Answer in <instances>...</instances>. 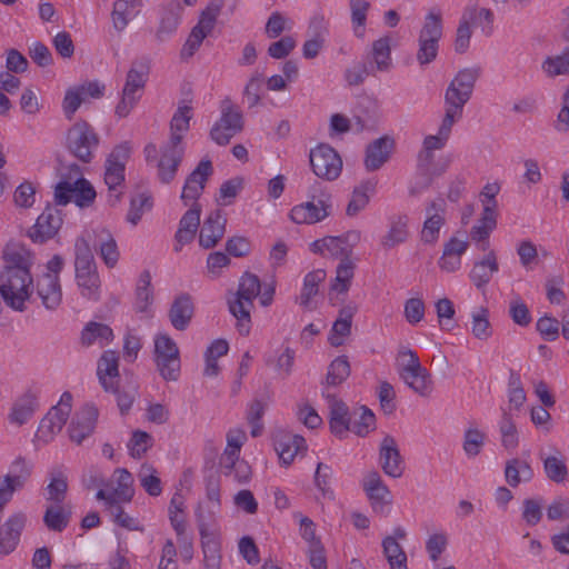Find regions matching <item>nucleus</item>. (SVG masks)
I'll return each instance as SVG.
<instances>
[{"instance_id": "1", "label": "nucleus", "mask_w": 569, "mask_h": 569, "mask_svg": "<svg viewBox=\"0 0 569 569\" xmlns=\"http://www.w3.org/2000/svg\"><path fill=\"white\" fill-rule=\"evenodd\" d=\"M274 286L272 283L261 286L259 278L252 273H244L239 282V288L233 299L229 300V310L237 319L238 331L247 336L250 332V313L253 300L259 296L263 307L272 302Z\"/></svg>"}, {"instance_id": "2", "label": "nucleus", "mask_w": 569, "mask_h": 569, "mask_svg": "<svg viewBox=\"0 0 569 569\" xmlns=\"http://www.w3.org/2000/svg\"><path fill=\"white\" fill-rule=\"evenodd\" d=\"M478 77L477 68H465L455 74L443 93L442 118L455 123L462 119L465 107L472 97Z\"/></svg>"}, {"instance_id": "3", "label": "nucleus", "mask_w": 569, "mask_h": 569, "mask_svg": "<svg viewBox=\"0 0 569 569\" xmlns=\"http://www.w3.org/2000/svg\"><path fill=\"white\" fill-rule=\"evenodd\" d=\"M186 147L163 144L159 150L156 144L144 147V158L148 164L154 169L156 179L160 184L169 186L177 177L180 164L183 161Z\"/></svg>"}, {"instance_id": "4", "label": "nucleus", "mask_w": 569, "mask_h": 569, "mask_svg": "<svg viewBox=\"0 0 569 569\" xmlns=\"http://www.w3.org/2000/svg\"><path fill=\"white\" fill-rule=\"evenodd\" d=\"M222 2L214 0L200 11L196 24L189 31L179 52L180 59L189 61L201 49L206 39L212 36L218 18L221 13Z\"/></svg>"}, {"instance_id": "5", "label": "nucleus", "mask_w": 569, "mask_h": 569, "mask_svg": "<svg viewBox=\"0 0 569 569\" xmlns=\"http://www.w3.org/2000/svg\"><path fill=\"white\" fill-rule=\"evenodd\" d=\"M152 341V357L160 377L166 381H177L181 371L177 342L164 331L157 332Z\"/></svg>"}, {"instance_id": "6", "label": "nucleus", "mask_w": 569, "mask_h": 569, "mask_svg": "<svg viewBox=\"0 0 569 569\" xmlns=\"http://www.w3.org/2000/svg\"><path fill=\"white\" fill-rule=\"evenodd\" d=\"M32 282L29 270H3L0 274V293L4 302L12 309L22 311L30 297Z\"/></svg>"}, {"instance_id": "7", "label": "nucleus", "mask_w": 569, "mask_h": 569, "mask_svg": "<svg viewBox=\"0 0 569 569\" xmlns=\"http://www.w3.org/2000/svg\"><path fill=\"white\" fill-rule=\"evenodd\" d=\"M442 37V17L439 11H430L419 33L417 61L421 67L430 64L438 56L439 40Z\"/></svg>"}, {"instance_id": "8", "label": "nucleus", "mask_w": 569, "mask_h": 569, "mask_svg": "<svg viewBox=\"0 0 569 569\" xmlns=\"http://www.w3.org/2000/svg\"><path fill=\"white\" fill-rule=\"evenodd\" d=\"M220 116L210 130L211 139L224 146L243 128V116L240 108L230 99L220 102Z\"/></svg>"}, {"instance_id": "9", "label": "nucleus", "mask_w": 569, "mask_h": 569, "mask_svg": "<svg viewBox=\"0 0 569 569\" xmlns=\"http://www.w3.org/2000/svg\"><path fill=\"white\" fill-rule=\"evenodd\" d=\"M99 137L86 121H77L67 132L66 147L78 160L89 163L98 148Z\"/></svg>"}, {"instance_id": "10", "label": "nucleus", "mask_w": 569, "mask_h": 569, "mask_svg": "<svg viewBox=\"0 0 569 569\" xmlns=\"http://www.w3.org/2000/svg\"><path fill=\"white\" fill-rule=\"evenodd\" d=\"M470 246L468 237L463 232H456L442 244L441 254L437 266L442 273H458L462 268V258Z\"/></svg>"}, {"instance_id": "11", "label": "nucleus", "mask_w": 569, "mask_h": 569, "mask_svg": "<svg viewBox=\"0 0 569 569\" xmlns=\"http://www.w3.org/2000/svg\"><path fill=\"white\" fill-rule=\"evenodd\" d=\"M96 198L92 184L84 178H78L74 182L60 181L54 188V202L66 206L74 201L78 207H89Z\"/></svg>"}, {"instance_id": "12", "label": "nucleus", "mask_w": 569, "mask_h": 569, "mask_svg": "<svg viewBox=\"0 0 569 569\" xmlns=\"http://www.w3.org/2000/svg\"><path fill=\"white\" fill-rule=\"evenodd\" d=\"M310 166L313 173L325 180H336L342 170V160L333 148L321 143L310 150Z\"/></svg>"}, {"instance_id": "13", "label": "nucleus", "mask_w": 569, "mask_h": 569, "mask_svg": "<svg viewBox=\"0 0 569 569\" xmlns=\"http://www.w3.org/2000/svg\"><path fill=\"white\" fill-rule=\"evenodd\" d=\"M133 478L131 473L123 468H119L114 471L113 478L109 483L108 489H100L96 498L103 500L108 509H113L114 503L130 501L133 497Z\"/></svg>"}, {"instance_id": "14", "label": "nucleus", "mask_w": 569, "mask_h": 569, "mask_svg": "<svg viewBox=\"0 0 569 569\" xmlns=\"http://www.w3.org/2000/svg\"><path fill=\"white\" fill-rule=\"evenodd\" d=\"M331 203L329 197L316 198L293 206L288 217L296 224H315L330 216Z\"/></svg>"}, {"instance_id": "15", "label": "nucleus", "mask_w": 569, "mask_h": 569, "mask_svg": "<svg viewBox=\"0 0 569 569\" xmlns=\"http://www.w3.org/2000/svg\"><path fill=\"white\" fill-rule=\"evenodd\" d=\"M362 488L369 499L372 511L387 517L391 512L392 493L376 471L369 472L362 481Z\"/></svg>"}, {"instance_id": "16", "label": "nucleus", "mask_w": 569, "mask_h": 569, "mask_svg": "<svg viewBox=\"0 0 569 569\" xmlns=\"http://www.w3.org/2000/svg\"><path fill=\"white\" fill-rule=\"evenodd\" d=\"M273 448L281 466L289 467L298 455L307 450L306 440L291 431L278 429L273 433Z\"/></svg>"}, {"instance_id": "17", "label": "nucleus", "mask_w": 569, "mask_h": 569, "mask_svg": "<svg viewBox=\"0 0 569 569\" xmlns=\"http://www.w3.org/2000/svg\"><path fill=\"white\" fill-rule=\"evenodd\" d=\"M62 222L60 210L48 206L28 230V237L34 243H44L58 233Z\"/></svg>"}, {"instance_id": "18", "label": "nucleus", "mask_w": 569, "mask_h": 569, "mask_svg": "<svg viewBox=\"0 0 569 569\" xmlns=\"http://www.w3.org/2000/svg\"><path fill=\"white\" fill-rule=\"evenodd\" d=\"M379 465L391 478H400L403 475L405 461L400 455L398 441L390 435H385L379 445Z\"/></svg>"}, {"instance_id": "19", "label": "nucleus", "mask_w": 569, "mask_h": 569, "mask_svg": "<svg viewBox=\"0 0 569 569\" xmlns=\"http://www.w3.org/2000/svg\"><path fill=\"white\" fill-rule=\"evenodd\" d=\"M446 201L438 199L426 208V217L420 239L426 244H435L440 238V231L446 223Z\"/></svg>"}, {"instance_id": "20", "label": "nucleus", "mask_w": 569, "mask_h": 569, "mask_svg": "<svg viewBox=\"0 0 569 569\" xmlns=\"http://www.w3.org/2000/svg\"><path fill=\"white\" fill-rule=\"evenodd\" d=\"M192 117L193 106L191 101H179L169 123V140L167 143L176 147H186L183 141L190 130Z\"/></svg>"}, {"instance_id": "21", "label": "nucleus", "mask_w": 569, "mask_h": 569, "mask_svg": "<svg viewBox=\"0 0 569 569\" xmlns=\"http://www.w3.org/2000/svg\"><path fill=\"white\" fill-rule=\"evenodd\" d=\"M483 252L485 254L473 262L469 272V280L477 290H483L500 270L496 250L487 249Z\"/></svg>"}, {"instance_id": "22", "label": "nucleus", "mask_w": 569, "mask_h": 569, "mask_svg": "<svg viewBox=\"0 0 569 569\" xmlns=\"http://www.w3.org/2000/svg\"><path fill=\"white\" fill-rule=\"evenodd\" d=\"M396 141L390 136H383L370 142L365 152L363 164L368 172L381 169L391 158Z\"/></svg>"}, {"instance_id": "23", "label": "nucleus", "mask_w": 569, "mask_h": 569, "mask_svg": "<svg viewBox=\"0 0 569 569\" xmlns=\"http://www.w3.org/2000/svg\"><path fill=\"white\" fill-rule=\"evenodd\" d=\"M130 157V148L119 144L113 148L106 160L104 182L109 190H116L124 181V168Z\"/></svg>"}, {"instance_id": "24", "label": "nucleus", "mask_w": 569, "mask_h": 569, "mask_svg": "<svg viewBox=\"0 0 569 569\" xmlns=\"http://www.w3.org/2000/svg\"><path fill=\"white\" fill-rule=\"evenodd\" d=\"M309 38L302 46V56L315 59L325 47L328 36V23L323 16L316 14L310 19L308 27Z\"/></svg>"}, {"instance_id": "25", "label": "nucleus", "mask_w": 569, "mask_h": 569, "mask_svg": "<svg viewBox=\"0 0 569 569\" xmlns=\"http://www.w3.org/2000/svg\"><path fill=\"white\" fill-rule=\"evenodd\" d=\"M194 315V302L189 293L182 292L174 297L169 311L168 318L171 326L178 331H184Z\"/></svg>"}, {"instance_id": "26", "label": "nucleus", "mask_w": 569, "mask_h": 569, "mask_svg": "<svg viewBox=\"0 0 569 569\" xmlns=\"http://www.w3.org/2000/svg\"><path fill=\"white\" fill-rule=\"evenodd\" d=\"M98 419V409L93 405H86L76 413L70 426V439L80 445L84 438L89 437L96 427Z\"/></svg>"}, {"instance_id": "27", "label": "nucleus", "mask_w": 569, "mask_h": 569, "mask_svg": "<svg viewBox=\"0 0 569 569\" xmlns=\"http://www.w3.org/2000/svg\"><path fill=\"white\" fill-rule=\"evenodd\" d=\"M97 375L106 391L116 392L119 378V357L116 351H104L98 360Z\"/></svg>"}, {"instance_id": "28", "label": "nucleus", "mask_w": 569, "mask_h": 569, "mask_svg": "<svg viewBox=\"0 0 569 569\" xmlns=\"http://www.w3.org/2000/svg\"><path fill=\"white\" fill-rule=\"evenodd\" d=\"M27 517L22 512H17L8 518L0 527V553L8 555L12 552L20 539V535L26 526Z\"/></svg>"}, {"instance_id": "29", "label": "nucleus", "mask_w": 569, "mask_h": 569, "mask_svg": "<svg viewBox=\"0 0 569 569\" xmlns=\"http://www.w3.org/2000/svg\"><path fill=\"white\" fill-rule=\"evenodd\" d=\"M184 4L179 1L169 2L162 10L157 29V38L160 41L172 37L182 22Z\"/></svg>"}, {"instance_id": "30", "label": "nucleus", "mask_w": 569, "mask_h": 569, "mask_svg": "<svg viewBox=\"0 0 569 569\" xmlns=\"http://www.w3.org/2000/svg\"><path fill=\"white\" fill-rule=\"evenodd\" d=\"M178 230L176 232V250H180L184 244L190 243L199 229L202 209L184 207Z\"/></svg>"}, {"instance_id": "31", "label": "nucleus", "mask_w": 569, "mask_h": 569, "mask_svg": "<svg viewBox=\"0 0 569 569\" xmlns=\"http://www.w3.org/2000/svg\"><path fill=\"white\" fill-rule=\"evenodd\" d=\"M357 311L355 306H345L339 310L338 318L333 322L328 335V342L332 347L343 346L351 335V325Z\"/></svg>"}, {"instance_id": "32", "label": "nucleus", "mask_w": 569, "mask_h": 569, "mask_svg": "<svg viewBox=\"0 0 569 569\" xmlns=\"http://www.w3.org/2000/svg\"><path fill=\"white\" fill-rule=\"evenodd\" d=\"M76 281L80 295L91 301L100 299L101 280L97 266L76 268Z\"/></svg>"}, {"instance_id": "33", "label": "nucleus", "mask_w": 569, "mask_h": 569, "mask_svg": "<svg viewBox=\"0 0 569 569\" xmlns=\"http://www.w3.org/2000/svg\"><path fill=\"white\" fill-rule=\"evenodd\" d=\"M4 270L23 269L29 270L33 263V256L24 244L17 241H9L3 251Z\"/></svg>"}, {"instance_id": "34", "label": "nucleus", "mask_w": 569, "mask_h": 569, "mask_svg": "<svg viewBox=\"0 0 569 569\" xmlns=\"http://www.w3.org/2000/svg\"><path fill=\"white\" fill-rule=\"evenodd\" d=\"M470 335L479 341H488L493 336V326L490 321V311L486 306L475 307L469 316Z\"/></svg>"}, {"instance_id": "35", "label": "nucleus", "mask_w": 569, "mask_h": 569, "mask_svg": "<svg viewBox=\"0 0 569 569\" xmlns=\"http://www.w3.org/2000/svg\"><path fill=\"white\" fill-rule=\"evenodd\" d=\"M376 188L377 181L373 179L361 181L356 186L347 204L346 214L348 217H357L363 211L368 207L371 197L375 194Z\"/></svg>"}, {"instance_id": "36", "label": "nucleus", "mask_w": 569, "mask_h": 569, "mask_svg": "<svg viewBox=\"0 0 569 569\" xmlns=\"http://www.w3.org/2000/svg\"><path fill=\"white\" fill-rule=\"evenodd\" d=\"M410 236L409 219L405 216L393 217L388 230L380 239V246L385 250H391L405 243Z\"/></svg>"}, {"instance_id": "37", "label": "nucleus", "mask_w": 569, "mask_h": 569, "mask_svg": "<svg viewBox=\"0 0 569 569\" xmlns=\"http://www.w3.org/2000/svg\"><path fill=\"white\" fill-rule=\"evenodd\" d=\"M113 331L108 325L90 321L81 331L80 343L87 348L94 345L103 348L113 340Z\"/></svg>"}, {"instance_id": "38", "label": "nucleus", "mask_w": 569, "mask_h": 569, "mask_svg": "<svg viewBox=\"0 0 569 569\" xmlns=\"http://www.w3.org/2000/svg\"><path fill=\"white\" fill-rule=\"evenodd\" d=\"M455 124V122L442 118L438 128V132L436 134H429L423 139L422 150L419 154V159L430 161L431 153L433 151L445 148Z\"/></svg>"}, {"instance_id": "39", "label": "nucleus", "mask_w": 569, "mask_h": 569, "mask_svg": "<svg viewBox=\"0 0 569 569\" xmlns=\"http://www.w3.org/2000/svg\"><path fill=\"white\" fill-rule=\"evenodd\" d=\"M37 288L38 295L47 309L54 310L60 306L62 291L58 276H52L51 273L44 274L38 281Z\"/></svg>"}, {"instance_id": "40", "label": "nucleus", "mask_w": 569, "mask_h": 569, "mask_svg": "<svg viewBox=\"0 0 569 569\" xmlns=\"http://www.w3.org/2000/svg\"><path fill=\"white\" fill-rule=\"evenodd\" d=\"M403 382L417 395L428 398L433 391V382L428 370L419 367L409 371H400Z\"/></svg>"}, {"instance_id": "41", "label": "nucleus", "mask_w": 569, "mask_h": 569, "mask_svg": "<svg viewBox=\"0 0 569 569\" xmlns=\"http://www.w3.org/2000/svg\"><path fill=\"white\" fill-rule=\"evenodd\" d=\"M540 71L546 79L569 76V49L547 54L540 62Z\"/></svg>"}, {"instance_id": "42", "label": "nucleus", "mask_w": 569, "mask_h": 569, "mask_svg": "<svg viewBox=\"0 0 569 569\" xmlns=\"http://www.w3.org/2000/svg\"><path fill=\"white\" fill-rule=\"evenodd\" d=\"M309 249L312 253L331 258H348V254L350 253V248L346 244V240L340 237L331 236L315 240L310 243Z\"/></svg>"}, {"instance_id": "43", "label": "nucleus", "mask_w": 569, "mask_h": 569, "mask_svg": "<svg viewBox=\"0 0 569 569\" xmlns=\"http://www.w3.org/2000/svg\"><path fill=\"white\" fill-rule=\"evenodd\" d=\"M497 213L482 211L479 221L471 228L470 238L477 244L478 249L487 251L490 249L489 237L496 229Z\"/></svg>"}, {"instance_id": "44", "label": "nucleus", "mask_w": 569, "mask_h": 569, "mask_svg": "<svg viewBox=\"0 0 569 569\" xmlns=\"http://www.w3.org/2000/svg\"><path fill=\"white\" fill-rule=\"evenodd\" d=\"M332 468L328 465L319 462L313 476V485L317 489V501H332L335 499V490L332 488Z\"/></svg>"}, {"instance_id": "45", "label": "nucleus", "mask_w": 569, "mask_h": 569, "mask_svg": "<svg viewBox=\"0 0 569 569\" xmlns=\"http://www.w3.org/2000/svg\"><path fill=\"white\" fill-rule=\"evenodd\" d=\"M38 409V399L34 393L26 392L13 405L9 421L17 426H22L31 419Z\"/></svg>"}, {"instance_id": "46", "label": "nucleus", "mask_w": 569, "mask_h": 569, "mask_svg": "<svg viewBox=\"0 0 569 569\" xmlns=\"http://www.w3.org/2000/svg\"><path fill=\"white\" fill-rule=\"evenodd\" d=\"M326 276L323 269L312 270L305 276L299 296L300 306L307 309L312 308L313 298L318 295L319 286L325 281Z\"/></svg>"}, {"instance_id": "47", "label": "nucleus", "mask_w": 569, "mask_h": 569, "mask_svg": "<svg viewBox=\"0 0 569 569\" xmlns=\"http://www.w3.org/2000/svg\"><path fill=\"white\" fill-rule=\"evenodd\" d=\"M68 418L60 415L59 411L50 409L40 421L36 437L44 443L50 442L62 430Z\"/></svg>"}, {"instance_id": "48", "label": "nucleus", "mask_w": 569, "mask_h": 569, "mask_svg": "<svg viewBox=\"0 0 569 569\" xmlns=\"http://www.w3.org/2000/svg\"><path fill=\"white\" fill-rule=\"evenodd\" d=\"M295 352L284 345L266 356V363L281 377H288L293 366Z\"/></svg>"}, {"instance_id": "49", "label": "nucleus", "mask_w": 569, "mask_h": 569, "mask_svg": "<svg viewBox=\"0 0 569 569\" xmlns=\"http://www.w3.org/2000/svg\"><path fill=\"white\" fill-rule=\"evenodd\" d=\"M224 231L223 222L219 213L210 214L203 222L199 234L201 247L209 249L217 244Z\"/></svg>"}, {"instance_id": "50", "label": "nucleus", "mask_w": 569, "mask_h": 569, "mask_svg": "<svg viewBox=\"0 0 569 569\" xmlns=\"http://www.w3.org/2000/svg\"><path fill=\"white\" fill-rule=\"evenodd\" d=\"M70 518V506L49 505L43 515V522L49 530L61 532L68 527Z\"/></svg>"}, {"instance_id": "51", "label": "nucleus", "mask_w": 569, "mask_h": 569, "mask_svg": "<svg viewBox=\"0 0 569 569\" xmlns=\"http://www.w3.org/2000/svg\"><path fill=\"white\" fill-rule=\"evenodd\" d=\"M391 48L390 36H382L372 42L371 57L378 71L386 72L392 67Z\"/></svg>"}, {"instance_id": "52", "label": "nucleus", "mask_w": 569, "mask_h": 569, "mask_svg": "<svg viewBox=\"0 0 569 569\" xmlns=\"http://www.w3.org/2000/svg\"><path fill=\"white\" fill-rule=\"evenodd\" d=\"M370 8V0H349L352 32L359 39L366 37L367 18Z\"/></svg>"}, {"instance_id": "53", "label": "nucleus", "mask_w": 569, "mask_h": 569, "mask_svg": "<svg viewBox=\"0 0 569 569\" xmlns=\"http://www.w3.org/2000/svg\"><path fill=\"white\" fill-rule=\"evenodd\" d=\"M220 508H214L206 503H199L196 510V520L200 536L220 533L218 525V513Z\"/></svg>"}, {"instance_id": "54", "label": "nucleus", "mask_w": 569, "mask_h": 569, "mask_svg": "<svg viewBox=\"0 0 569 569\" xmlns=\"http://www.w3.org/2000/svg\"><path fill=\"white\" fill-rule=\"evenodd\" d=\"M49 476L50 481L46 488L47 501H50L51 505H64L63 501L68 491L67 476L58 468L52 469Z\"/></svg>"}, {"instance_id": "55", "label": "nucleus", "mask_w": 569, "mask_h": 569, "mask_svg": "<svg viewBox=\"0 0 569 569\" xmlns=\"http://www.w3.org/2000/svg\"><path fill=\"white\" fill-rule=\"evenodd\" d=\"M330 429L337 436H342L350 428L347 406L331 397L329 398Z\"/></svg>"}, {"instance_id": "56", "label": "nucleus", "mask_w": 569, "mask_h": 569, "mask_svg": "<svg viewBox=\"0 0 569 569\" xmlns=\"http://www.w3.org/2000/svg\"><path fill=\"white\" fill-rule=\"evenodd\" d=\"M486 442V433L477 425L470 423L463 432L462 449L468 458L480 455Z\"/></svg>"}, {"instance_id": "57", "label": "nucleus", "mask_w": 569, "mask_h": 569, "mask_svg": "<svg viewBox=\"0 0 569 569\" xmlns=\"http://www.w3.org/2000/svg\"><path fill=\"white\" fill-rule=\"evenodd\" d=\"M505 476L511 487L531 480L533 472L530 465L521 459L515 458L506 463Z\"/></svg>"}, {"instance_id": "58", "label": "nucleus", "mask_w": 569, "mask_h": 569, "mask_svg": "<svg viewBox=\"0 0 569 569\" xmlns=\"http://www.w3.org/2000/svg\"><path fill=\"white\" fill-rule=\"evenodd\" d=\"M355 274V263L349 258H343L337 269L336 277L330 284V290L340 295L347 293Z\"/></svg>"}, {"instance_id": "59", "label": "nucleus", "mask_w": 569, "mask_h": 569, "mask_svg": "<svg viewBox=\"0 0 569 569\" xmlns=\"http://www.w3.org/2000/svg\"><path fill=\"white\" fill-rule=\"evenodd\" d=\"M140 0H117L113 4L112 21L117 30H122L129 19L139 13Z\"/></svg>"}, {"instance_id": "60", "label": "nucleus", "mask_w": 569, "mask_h": 569, "mask_svg": "<svg viewBox=\"0 0 569 569\" xmlns=\"http://www.w3.org/2000/svg\"><path fill=\"white\" fill-rule=\"evenodd\" d=\"M499 433L501 446L509 451L516 450L519 445V431L511 415L506 410L502 411L499 421Z\"/></svg>"}, {"instance_id": "61", "label": "nucleus", "mask_w": 569, "mask_h": 569, "mask_svg": "<svg viewBox=\"0 0 569 569\" xmlns=\"http://www.w3.org/2000/svg\"><path fill=\"white\" fill-rule=\"evenodd\" d=\"M219 536L220 533L200 536L206 569L220 568L221 556Z\"/></svg>"}, {"instance_id": "62", "label": "nucleus", "mask_w": 569, "mask_h": 569, "mask_svg": "<svg viewBox=\"0 0 569 569\" xmlns=\"http://www.w3.org/2000/svg\"><path fill=\"white\" fill-rule=\"evenodd\" d=\"M32 472V466L23 457L16 458L10 465L9 473L1 477L17 489H22Z\"/></svg>"}, {"instance_id": "63", "label": "nucleus", "mask_w": 569, "mask_h": 569, "mask_svg": "<svg viewBox=\"0 0 569 569\" xmlns=\"http://www.w3.org/2000/svg\"><path fill=\"white\" fill-rule=\"evenodd\" d=\"M461 19L472 26H479L483 30L490 29L493 22V13L490 9L479 7L477 4H469L465 8Z\"/></svg>"}, {"instance_id": "64", "label": "nucleus", "mask_w": 569, "mask_h": 569, "mask_svg": "<svg viewBox=\"0 0 569 569\" xmlns=\"http://www.w3.org/2000/svg\"><path fill=\"white\" fill-rule=\"evenodd\" d=\"M382 549L390 569H408L407 555L400 543H396L391 538H385Z\"/></svg>"}]
</instances>
